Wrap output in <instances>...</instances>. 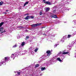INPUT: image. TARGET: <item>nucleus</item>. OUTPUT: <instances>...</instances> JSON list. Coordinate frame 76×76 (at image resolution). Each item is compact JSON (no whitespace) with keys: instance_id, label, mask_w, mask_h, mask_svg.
Masks as SVG:
<instances>
[{"instance_id":"nucleus-23","label":"nucleus","mask_w":76,"mask_h":76,"mask_svg":"<svg viewBox=\"0 0 76 76\" xmlns=\"http://www.w3.org/2000/svg\"><path fill=\"white\" fill-rule=\"evenodd\" d=\"M71 37H72V35H68V38H70Z\"/></svg>"},{"instance_id":"nucleus-6","label":"nucleus","mask_w":76,"mask_h":76,"mask_svg":"<svg viewBox=\"0 0 76 76\" xmlns=\"http://www.w3.org/2000/svg\"><path fill=\"white\" fill-rule=\"evenodd\" d=\"M42 23H39V24H33L31 25V27H33V28H35V27H37V26H39L40 25H41Z\"/></svg>"},{"instance_id":"nucleus-49","label":"nucleus","mask_w":76,"mask_h":76,"mask_svg":"<svg viewBox=\"0 0 76 76\" xmlns=\"http://www.w3.org/2000/svg\"><path fill=\"white\" fill-rule=\"evenodd\" d=\"M23 51V49H22Z\"/></svg>"},{"instance_id":"nucleus-17","label":"nucleus","mask_w":76,"mask_h":76,"mask_svg":"<svg viewBox=\"0 0 76 76\" xmlns=\"http://www.w3.org/2000/svg\"><path fill=\"white\" fill-rule=\"evenodd\" d=\"M57 60H58V61H59L60 62L62 61V60H61L60 59V58H57Z\"/></svg>"},{"instance_id":"nucleus-27","label":"nucleus","mask_w":76,"mask_h":76,"mask_svg":"<svg viewBox=\"0 0 76 76\" xmlns=\"http://www.w3.org/2000/svg\"><path fill=\"white\" fill-rule=\"evenodd\" d=\"M73 23H74V25H75L76 24V21L74 20L73 21Z\"/></svg>"},{"instance_id":"nucleus-18","label":"nucleus","mask_w":76,"mask_h":76,"mask_svg":"<svg viewBox=\"0 0 76 76\" xmlns=\"http://www.w3.org/2000/svg\"><path fill=\"white\" fill-rule=\"evenodd\" d=\"M29 3V2L28 1L26 2L24 4L23 6H25V5H26V4H28Z\"/></svg>"},{"instance_id":"nucleus-38","label":"nucleus","mask_w":76,"mask_h":76,"mask_svg":"<svg viewBox=\"0 0 76 76\" xmlns=\"http://www.w3.org/2000/svg\"><path fill=\"white\" fill-rule=\"evenodd\" d=\"M57 44H56L54 46V47L55 48V47H57Z\"/></svg>"},{"instance_id":"nucleus-48","label":"nucleus","mask_w":76,"mask_h":76,"mask_svg":"<svg viewBox=\"0 0 76 76\" xmlns=\"http://www.w3.org/2000/svg\"><path fill=\"white\" fill-rule=\"evenodd\" d=\"M64 23H66V22H64Z\"/></svg>"},{"instance_id":"nucleus-5","label":"nucleus","mask_w":76,"mask_h":76,"mask_svg":"<svg viewBox=\"0 0 76 76\" xmlns=\"http://www.w3.org/2000/svg\"><path fill=\"white\" fill-rule=\"evenodd\" d=\"M65 7L63 5L61 6V9H62L61 10H69L68 8H64Z\"/></svg>"},{"instance_id":"nucleus-33","label":"nucleus","mask_w":76,"mask_h":76,"mask_svg":"<svg viewBox=\"0 0 76 76\" xmlns=\"http://www.w3.org/2000/svg\"><path fill=\"white\" fill-rule=\"evenodd\" d=\"M20 38V37L19 36H17V38L18 39H19V38Z\"/></svg>"},{"instance_id":"nucleus-43","label":"nucleus","mask_w":76,"mask_h":76,"mask_svg":"<svg viewBox=\"0 0 76 76\" xmlns=\"http://www.w3.org/2000/svg\"><path fill=\"white\" fill-rule=\"evenodd\" d=\"M8 11H9V10H6V12H8Z\"/></svg>"},{"instance_id":"nucleus-44","label":"nucleus","mask_w":76,"mask_h":76,"mask_svg":"<svg viewBox=\"0 0 76 76\" xmlns=\"http://www.w3.org/2000/svg\"><path fill=\"white\" fill-rule=\"evenodd\" d=\"M70 1V0H68L67 1Z\"/></svg>"},{"instance_id":"nucleus-11","label":"nucleus","mask_w":76,"mask_h":76,"mask_svg":"<svg viewBox=\"0 0 76 76\" xmlns=\"http://www.w3.org/2000/svg\"><path fill=\"white\" fill-rule=\"evenodd\" d=\"M64 40H65V38L64 37L62 38V39L61 40V42H64Z\"/></svg>"},{"instance_id":"nucleus-46","label":"nucleus","mask_w":76,"mask_h":76,"mask_svg":"<svg viewBox=\"0 0 76 76\" xmlns=\"http://www.w3.org/2000/svg\"><path fill=\"white\" fill-rule=\"evenodd\" d=\"M15 76H18V75L17 74H16Z\"/></svg>"},{"instance_id":"nucleus-29","label":"nucleus","mask_w":76,"mask_h":76,"mask_svg":"<svg viewBox=\"0 0 76 76\" xmlns=\"http://www.w3.org/2000/svg\"><path fill=\"white\" fill-rule=\"evenodd\" d=\"M38 50V48H37L36 49H35V50H34L35 52H37V50Z\"/></svg>"},{"instance_id":"nucleus-40","label":"nucleus","mask_w":76,"mask_h":76,"mask_svg":"<svg viewBox=\"0 0 76 76\" xmlns=\"http://www.w3.org/2000/svg\"><path fill=\"white\" fill-rule=\"evenodd\" d=\"M50 15H54V14H53V13H50Z\"/></svg>"},{"instance_id":"nucleus-9","label":"nucleus","mask_w":76,"mask_h":76,"mask_svg":"<svg viewBox=\"0 0 76 76\" xmlns=\"http://www.w3.org/2000/svg\"><path fill=\"white\" fill-rule=\"evenodd\" d=\"M14 73H17L18 75H21V74H23V72H22V71L20 72H18V71L15 72Z\"/></svg>"},{"instance_id":"nucleus-36","label":"nucleus","mask_w":76,"mask_h":76,"mask_svg":"<svg viewBox=\"0 0 76 76\" xmlns=\"http://www.w3.org/2000/svg\"><path fill=\"white\" fill-rule=\"evenodd\" d=\"M42 12H40V15H42Z\"/></svg>"},{"instance_id":"nucleus-3","label":"nucleus","mask_w":76,"mask_h":76,"mask_svg":"<svg viewBox=\"0 0 76 76\" xmlns=\"http://www.w3.org/2000/svg\"><path fill=\"white\" fill-rule=\"evenodd\" d=\"M19 54V53H16L15 54H12L11 55V58H13V60H14V59H15V57L18 56Z\"/></svg>"},{"instance_id":"nucleus-25","label":"nucleus","mask_w":76,"mask_h":76,"mask_svg":"<svg viewBox=\"0 0 76 76\" xmlns=\"http://www.w3.org/2000/svg\"><path fill=\"white\" fill-rule=\"evenodd\" d=\"M29 38V36H27L25 38L26 40H27Z\"/></svg>"},{"instance_id":"nucleus-51","label":"nucleus","mask_w":76,"mask_h":76,"mask_svg":"<svg viewBox=\"0 0 76 76\" xmlns=\"http://www.w3.org/2000/svg\"><path fill=\"white\" fill-rule=\"evenodd\" d=\"M73 44H71L72 45Z\"/></svg>"},{"instance_id":"nucleus-45","label":"nucleus","mask_w":76,"mask_h":76,"mask_svg":"<svg viewBox=\"0 0 76 76\" xmlns=\"http://www.w3.org/2000/svg\"><path fill=\"white\" fill-rule=\"evenodd\" d=\"M4 14H7V13H6V12H5L4 13Z\"/></svg>"},{"instance_id":"nucleus-8","label":"nucleus","mask_w":76,"mask_h":76,"mask_svg":"<svg viewBox=\"0 0 76 76\" xmlns=\"http://www.w3.org/2000/svg\"><path fill=\"white\" fill-rule=\"evenodd\" d=\"M25 44V42H22L21 44V45L19 46V48H21V49H22V48H23V46H24Z\"/></svg>"},{"instance_id":"nucleus-30","label":"nucleus","mask_w":76,"mask_h":76,"mask_svg":"<svg viewBox=\"0 0 76 76\" xmlns=\"http://www.w3.org/2000/svg\"><path fill=\"white\" fill-rule=\"evenodd\" d=\"M30 17L31 18V19H33L34 16H30Z\"/></svg>"},{"instance_id":"nucleus-41","label":"nucleus","mask_w":76,"mask_h":76,"mask_svg":"<svg viewBox=\"0 0 76 76\" xmlns=\"http://www.w3.org/2000/svg\"><path fill=\"white\" fill-rule=\"evenodd\" d=\"M26 32H28V30H27V29H26Z\"/></svg>"},{"instance_id":"nucleus-35","label":"nucleus","mask_w":76,"mask_h":76,"mask_svg":"<svg viewBox=\"0 0 76 76\" xmlns=\"http://www.w3.org/2000/svg\"><path fill=\"white\" fill-rule=\"evenodd\" d=\"M43 1L44 3H46V1H45V0H43Z\"/></svg>"},{"instance_id":"nucleus-12","label":"nucleus","mask_w":76,"mask_h":76,"mask_svg":"<svg viewBox=\"0 0 76 76\" xmlns=\"http://www.w3.org/2000/svg\"><path fill=\"white\" fill-rule=\"evenodd\" d=\"M51 18H57V16L56 15H51Z\"/></svg>"},{"instance_id":"nucleus-26","label":"nucleus","mask_w":76,"mask_h":76,"mask_svg":"<svg viewBox=\"0 0 76 76\" xmlns=\"http://www.w3.org/2000/svg\"><path fill=\"white\" fill-rule=\"evenodd\" d=\"M39 66V64H37L35 66V67H38Z\"/></svg>"},{"instance_id":"nucleus-50","label":"nucleus","mask_w":76,"mask_h":76,"mask_svg":"<svg viewBox=\"0 0 76 76\" xmlns=\"http://www.w3.org/2000/svg\"><path fill=\"white\" fill-rule=\"evenodd\" d=\"M73 44H74V42H73Z\"/></svg>"},{"instance_id":"nucleus-31","label":"nucleus","mask_w":76,"mask_h":76,"mask_svg":"<svg viewBox=\"0 0 76 76\" xmlns=\"http://www.w3.org/2000/svg\"><path fill=\"white\" fill-rule=\"evenodd\" d=\"M6 32V31L4 30L3 31H2L1 33V34H3V33H4V32Z\"/></svg>"},{"instance_id":"nucleus-19","label":"nucleus","mask_w":76,"mask_h":76,"mask_svg":"<svg viewBox=\"0 0 76 76\" xmlns=\"http://www.w3.org/2000/svg\"><path fill=\"white\" fill-rule=\"evenodd\" d=\"M4 4V2L3 1L0 2V6H2L3 4Z\"/></svg>"},{"instance_id":"nucleus-37","label":"nucleus","mask_w":76,"mask_h":76,"mask_svg":"<svg viewBox=\"0 0 76 76\" xmlns=\"http://www.w3.org/2000/svg\"><path fill=\"white\" fill-rule=\"evenodd\" d=\"M58 56H55L54 57L55 58H58Z\"/></svg>"},{"instance_id":"nucleus-2","label":"nucleus","mask_w":76,"mask_h":76,"mask_svg":"<svg viewBox=\"0 0 76 76\" xmlns=\"http://www.w3.org/2000/svg\"><path fill=\"white\" fill-rule=\"evenodd\" d=\"M47 53V56H43V57H42L41 58L42 59V60H45V59L46 58H48V57H49V56H50V54H51V51H50V50H48L47 52H46Z\"/></svg>"},{"instance_id":"nucleus-32","label":"nucleus","mask_w":76,"mask_h":76,"mask_svg":"<svg viewBox=\"0 0 76 76\" xmlns=\"http://www.w3.org/2000/svg\"><path fill=\"white\" fill-rule=\"evenodd\" d=\"M74 57H75V58H76V50L75 51V56H74Z\"/></svg>"},{"instance_id":"nucleus-16","label":"nucleus","mask_w":76,"mask_h":76,"mask_svg":"<svg viewBox=\"0 0 76 76\" xmlns=\"http://www.w3.org/2000/svg\"><path fill=\"white\" fill-rule=\"evenodd\" d=\"M25 19L26 20H28V19H29V16H27L25 18Z\"/></svg>"},{"instance_id":"nucleus-4","label":"nucleus","mask_w":76,"mask_h":76,"mask_svg":"<svg viewBox=\"0 0 76 76\" xmlns=\"http://www.w3.org/2000/svg\"><path fill=\"white\" fill-rule=\"evenodd\" d=\"M56 9H57V6H54L52 8V10H53L52 11V13H57V12L56 10Z\"/></svg>"},{"instance_id":"nucleus-39","label":"nucleus","mask_w":76,"mask_h":76,"mask_svg":"<svg viewBox=\"0 0 76 76\" xmlns=\"http://www.w3.org/2000/svg\"><path fill=\"white\" fill-rule=\"evenodd\" d=\"M53 59H51V60H50V62L51 63H52V61H53Z\"/></svg>"},{"instance_id":"nucleus-22","label":"nucleus","mask_w":76,"mask_h":76,"mask_svg":"<svg viewBox=\"0 0 76 76\" xmlns=\"http://www.w3.org/2000/svg\"><path fill=\"white\" fill-rule=\"evenodd\" d=\"M4 23L2 22L0 23V27H1L2 25H3V24Z\"/></svg>"},{"instance_id":"nucleus-34","label":"nucleus","mask_w":76,"mask_h":76,"mask_svg":"<svg viewBox=\"0 0 76 76\" xmlns=\"http://www.w3.org/2000/svg\"><path fill=\"white\" fill-rule=\"evenodd\" d=\"M29 50H32V47H29Z\"/></svg>"},{"instance_id":"nucleus-10","label":"nucleus","mask_w":76,"mask_h":76,"mask_svg":"<svg viewBox=\"0 0 76 76\" xmlns=\"http://www.w3.org/2000/svg\"><path fill=\"white\" fill-rule=\"evenodd\" d=\"M45 9L46 12H48L49 10H50V9L49 7H48V8H45Z\"/></svg>"},{"instance_id":"nucleus-21","label":"nucleus","mask_w":76,"mask_h":76,"mask_svg":"<svg viewBox=\"0 0 76 76\" xmlns=\"http://www.w3.org/2000/svg\"><path fill=\"white\" fill-rule=\"evenodd\" d=\"M26 70H30L31 69H30V66L29 67H27V68H26Z\"/></svg>"},{"instance_id":"nucleus-15","label":"nucleus","mask_w":76,"mask_h":76,"mask_svg":"<svg viewBox=\"0 0 76 76\" xmlns=\"http://www.w3.org/2000/svg\"><path fill=\"white\" fill-rule=\"evenodd\" d=\"M23 53L22 55H25V54H26L27 53V51L26 50L23 51Z\"/></svg>"},{"instance_id":"nucleus-7","label":"nucleus","mask_w":76,"mask_h":76,"mask_svg":"<svg viewBox=\"0 0 76 76\" xmlns=\"http://www.w3.org/2000/svg\"><path fill=\"white\" fill-rule=\"evenodd\" d=\"M69 53V52H64V51H63V53H61V52H59L58 53V55H60V54H67Z\"/></svg>"},{"instance_id":"nucleus-42","label":"nucleus","mask_w":76,"mask_h":76,"mask_svg":"<svg viewBox=\"0 0 76 76\" xmlns=\"http://www.w3.org/2000/svg\"><path fill=\"white\" fill-rule=\"evenodd\" d=\"M45 27H42V28H44Z\"/></svg>"},{"instance_id":"nucleus-47","label":"nucleus","mask_w":76,"mask_h":76,"mask_svg":"<svg viewBox=\"0 0 76 76\" xmlns=\"http://www.w3.org/2000/svg\"><path fill=\"white\" fill-rule=\"evenodd\" d=\"M19 28H22V27H19Z\"/></svg>"},{"instance_id":"nucleus-28","label":"nucleus","mask_w":76,"mask_h":76,"mask_svg":"<svg viewBox=\"0 0 76 76\" xmlns=\"http://www.w3.org/2000/svg\"><path fill=\"white\" fill-rule=\"evenodd\" d=\"M72 45H71L69 46H68V48H69V49H70L71 48V47H72Z\"/></svg>"},{"instance_id":"nucleus-24","label":"nucleus","mask_w":76,"mask_h":76,"mask_svg":"<svg viewBox=\"0 0 76 76\" xmlns=\"http://www.w3.org/2000/svg\"><path fill=\"white\" fill-rule=\"evenodd\" d=\"M17 47V44H15L13 46V48H15V47Z\"/></svg>"},{"instance_id":"nucleus-13","label":"nucleus","mask_w":76,"mask_h":76,"mask_svg":"<svg viewBox=\"0 0 76 76\" xmlns=\"http://www.w3.org/2000/svg\"><path fill=\"white\" fill-rule=\"evenodd\" d=\"M46 68H45V67H41V71H43V70H46Z\"/></svg>"},{"instance_id":"nucleus-1","label":"nucleus","mask_w":76,"mask_h":76,"mask_svg":"<svg viewBox=\"0 0 76 76\" xmlns=\"http://www.w3.org/2000/svg\"><path fill=\"white\" fill-rule=\"evenodd\" d=\"M10 59L9 57L7 56V57H5L4 59L2 60V62H0V66H1L2 64H6V63L7 61L10 60Z\"/></svg>"},{"instance_id":"nucleus-20","label":"nucleus","mask_w":76,"mask_h":76,"mask_svg":"<svg viewBox=\"0 0 76 76\" xmlns=\"http://www.w3.org/2000/svg\"><path fill=\"white\" fill-rule=\"evenodd\" d=\"M46 3L48 4H49V5H50V4H51L50 2L49 1H46Z\"/></svg>"},{"instance_id":"nucleus-14","label":"nucleus","mask_w":76,"mask_h":76,"mask_svg":"<svg viewBox=\"0 0 76 76\" xmlns=\"http://www.w3.org/2000/svg\"><path fill=\"white\" fill-rule=\"evenodd\" d=\"M3 27H1L0 28V32H1H1H3Z\"/></svg>"}]
</instances>
